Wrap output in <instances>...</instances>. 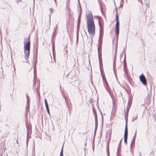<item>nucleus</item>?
<instances>
[{"mask_svg": "<svg viewBox=\"0 0 156 156\" xmlns=\"http://www.w3.org/2000/svg\"><path fill=\"white\" fill-rule=\"evenodd\" d=\"M87 27L88 31L92 36L95 34V26L92 12L90 11H88L86 13Z\"/></svg>", "mask_w": 156, "mask_h": 156, "instance_id": "1", "label": "nucleus"}, {"mask_svg": "<svg viewBox=\"0 0 156 156\" xmlns=\"http://www.w3.org/2000/svg\"><path fill=\"white\" fill-rule=\"evenodd\" d=\"M27 40L28 41L25 44L24 47L25 58L26 59L29 58L30 53V41L29 37L27 38Z\"/></svg>", "mask_w": 156, "mask_h": 156, "instance_id": "2", "label": "nucleus"}, {"mask_svg": "<svg viewBox=\"0 0 156 156\" xmlns=\"http://www.w3.org/2000/svg\"><path fill=\"white\" fill-rule=\"evenodd\" d=\"M116 24L115 25V30L117 37H118L119 33V16L117 13H116Z\"/></svg>", "mask_w": 156, "mask_h": 156, "instance_id": "3", "label": "nucleus"}, {"mask_svg": "<svg viewBox=\"0 0 156 156\" xmlns=\"http://www.w3.org/2000/svg\"><path fill=\"white\" fill-rule=\"evenodd\" d=\"M139 78L140 81L143 84L145 85H146L147 83L145 76L142 74L140 75Z\"/></svg>", "mask_w": 156, "mask_h": 156, "instance_id": "4", "label": "nucleus"}, {"mask_svg": "<svg viewBox=\"0 0 156 156\" xmlns=\"http://www.w3.org/2000/svg\"><path fill=\"white\" fill-rule=\"evenodd\" d=\"M128 135V129L127 124L126 126L125 129V134L124 136H127Z\"/></svg>", "mask_w": 156, "mask_h": 156, "instance_id": "5", "label": "nucleus"}, {"mask_svg": "<svg viewBox=\"0 0 156 156\" xmlns=\"http://www.w3.org/2000/svg\"><path fill=\"white\" fill-rule=\"evenodd\" d=\"M144 1V2L145 4L147 6L149 4V0H143Z\"/></svg>", "mask_w": 156, "mask_h": 156, "instance_id": "6", "label": "nucleus"}, {"mask_svg": "<svg viewBox=\"0 0 156 156\" xmlns=\"http://www.w3.org/2000/svg\"><path fill=\"white\" fill-rule=\"evenodd\" d=\"M127 136H124V139L125 143L126 144L127 143Z\"/></svg>", "mask_w": 156, "mask_h": 156, "instance_id": "7", "label": "nucleus"}, {"mask_svg": "<svg viewBox=\"0 0 156 156\" xmlns=\"http://www.w3.org/2000/svg\"><path fill=\"white\" fill-rule=\"evenodd\" d=\"M45 106L46 107V108H49L48 105V103L47 102V99H45Z\"/></svg>", "mask_w": 156, "mask_h": 156, "instance_id": "8", "label": "nucleus"}, {"mask_svg": "<svg viewBox=\"0 0 156 156\" xmlns=\"http://www.w3.org/2000/svg\"><path fill=\"white\" fill-rule=\"evenodd\" d=\"M59 156H63V147L62 148V149L61 150V151L60 154Z\"/></svg>", "mask_w": 156, "mask_h": 156, "instance_id": "9", "label": "nucleus"}, {"mask_svg": "<svg viewBox=\"0 0 156 156\" xmlns=\"http://www.w3.org/2000/svg\"><path fill=\"white\" fill-rule=\"evenodd\" d=\"M46 109H47V112H48V114H50V112H49V108H46Z\"/></svg>", "mask_w": 156, "mask_h": 156, "instance_id": "10", "label": "nucleus"}, {"mask_svg": "<svg viewBox=\"0 0 156 156\" xmlns=\"http://www.w3.org/2000/svg\"><path fill=\"white\" fill-rule=\"evenodd\" d=\"M125 58H126V54H125Z\"/></svg>", "mask_w": 156, "mask_h": 156, "instance_id": "11", "label": "nucleus"}, {"mask_svg": "<svg viewBox=\"0 0 156 156\" xmlns=\"http://www.w3.org/2000/svg\"><path fill=\"white\" fill-rule=\"evenodd\" d=\"M141 3L142 4V1H141Z\"/></svg>", "mask_w": 156, "mask_h": 156, "instance_id": "12", "label": "nucleus"}, {"mask_svg": "<svg viewBox=\"0 0 156 156\" xmlns=\"http://www.w3.org/2000/svg\"><path fill=\"white\" fill-rule=\"evenodd\" d=\"M17 143H18V141H17Z\"/></svg>", "mask_w": 156, "mask_h": 156, "instance_id": "13", "label": "nucleus"}]
</instances>
